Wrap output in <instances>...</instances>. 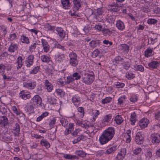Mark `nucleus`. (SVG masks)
<instances>
[{
  "mask_svg": "<svg viewBox=\"0 0 160 160\" xmlns=\"http://www.w3.org/2000/svg\"><path fill=\"white\" fill-rule=\"evenodd\" d=\"M115 134L114 128L109 127L105 130L99 138V141L101 145L104 144L110 141Z\"/></svg>",
  "mask_w": 160,
  "mask_h": 160,
  "instance_id": "f257e3e1",
  "label": "nucleus"
},
{
  "mask_svg": "<svg viewBox=\"0 0 160 160\" xmlns=\"http://www.w3.org/2000/svg\"><path fill=\"white\" fill-rule=\"evenodd\" d=\"M95 121H91V122H89L88 121L86 122L85 121H76V123L78 126H80L85 128L89 127H94L95 128L100 127L98 124L94 122Z\"/></svg>",
  "mask_w": 160,
  "mask_h": 160,
  "instance_id": "f03ea898",
  "label": "nucleus"
},
{
  "mask_svg": "<svg viewBox=\"0 0 160 160\" xmlns=\"http://www.w3.org/2000/svg\"><path fill=\"white\" fill-rule=\"evenodd\" d=\"M94 74L84 73L82 75V81L87 85L91 84L94 81Z\"/></svg>",
  "mask_w": 160,
  "mask_h": 160,
  "instance_id": "7ed1b4c3",
  "label": "nucleus"
},
{
  "mask_svg": "<svg viewBox=\"0 0 160 160\" xmlns=\"http://www.w3.org/2000/svg\"><path fill=\"white\" fill-rule=\"evenodd\" d=\"M69 63L70 65L76 67L78 64L77 54L73 52H71L69 55Z\"/></svg>",
  "mask_w": 160,
  "mask_h": 160,
  "instance_id": "20e7f679",
  "label": "nucleus"
},
{
  "mask_svg": "<svg viewBox=\"0 0 160 160\" xmlns=\"http://www.w3.org/2000/svg\"><path fill=\"white\" fill-rule=\"evenodd\" d=\"M0 112L4 115L3 116H0V120H2V119L3 120H8L7 111L6 107L3 105H1L0 106Z\"/></svg>",
  "mask_w": 160,
  "mask_h": 160,
  "instance_id": "39448f33",
  "label": "nucleus"
},
{
  "mask_svg": "<svg viewBox=\"0 0 160 160\" xmlns=\"http://www.w3.org/2000/svg\"><path fill=\"white\" fill-rule=\"evenodd\" d=\"M151 139L154 144H157L160 142V134L158 133H155L151 134Z\"/></svg>",
  "mask_w": 160,
  "mask_h": 160,
  "instance_id": "423d86ee",
  "label": "nucleus"
},
{
  "mask_svg": "<svg viewBox=\"0 0 160 160\" xmlns=\"http://www.w3.org/2000/svg\"><path fill=\"white\" fill-rule=\"evenodd\" d=\"M42 46V51L44 52L47 53L50 50V46L47 41L43 39L41 40Z\"/></svg>",
  "mask_w": 160,
  "mask_h": 160,
  "instance_id": "0eeeda50",
  "label": "nucleus"
},
{
  "mask_svg": "<svg viewBox=\"0 0 160 160\" xmlns=\"http://www.w3.org/2000/svg\"><path fill=\"white\" fill-rule=\"evenodd\" d=\"M126 153V149L125 148L121 149L115 158V160H123Z\"/></svg>",
  "mask_w": 160,
  "mask_h": 160,
  "instance_id": "6e6552de",
  "label": "nucleus"
},
{
  "mask_svg": "<svg viewBox=\"0 0 160 160\" xmlns=\"http://www.w3.org/2000/svg\"><path fill=\"white\" fill-rule=\"evenodd\" d=\"M30 102L37 106L40 105L42 103L41 97L38 95H35L31 100Z\"/></svg>",
  "mask_w": 160,
  "mask_h": 160,
  "instance_id": "1a4fd4ad",
  "label": "nucleus"
},
{
  "mask_svg": "<svg viewBox=\"0 0 160 160\" xmlns=\"http://www.w3.org/2000/svg\"><path fill=\"white\" fill-rule=\"evenodd\" d=\"M34 56L29 55L24 61L25 65L27 68H30L33 63Z\"/></svg>",
  "mask_w": 160,
  "mask_h": 160,
  "instance_id": "9d476101",
  "label": "nucleus"
},
{
  "mask_svg": "<svg viewBox=\"0 0 160 160\" xmlns=\"http://www.w3.org/2000/svg\"><path fill=\"white\" fill-rule=\"evenodd\" d=\"M143 140V135L140 132H138L135 138V141L136 143L138 144H141L142 143Z\"/></svg>",
  "mask_w": 160,
  "mask_h": 160,
  "instance_id": "9b49d317",
  "label": "nucleus"
},
{
  "mask_svg": "<svg viewBox=\"0 0 160 160\" xmlns=\"http://www.w3.org/2000/svg\"><path fill=\"white\" fill-rule=\"evenodd\" d=\"M44 85L47 91L48 92H51L53 89V85L47 79L44 80Z\"/></svg>",
  "mask_w": 160,
  "mask_h": 160,
  "instance_id": "f8f14e48",
  "label": "nucleus"
},
{
  "mask_svg": "<svg viewBox=\"0 0 160 160\" xmlns=\"http://www.w3.org/2000/svg\"><path fill=\"white\" fill-rule=\"evenodd\" d=\"M65 56L64 54L58 53L56 55L55 60L56 62L58 63L62 62L65 59Z\"/></svg>",
  "mask_w": 160,
  "mask_h": 160,
  "instance_id": "ddd939ff",
  "label": "nucleus"
},
{
  "mask_svg": "<svg viewBox=\"0 0 160 160\" xmlns=\"http://www.w3.org/2000/svg\"><path fill=\"white\" fill-rule=\"evenodd\" d=\"M24 87L29 89H32L35 88L36 86V82L34 81H32L29 83H25L24 84Z\"/></svg>",
  "mask_w": 160,
  "mask_h": 160,
  "instance_id": "4468645a",
  "label": "nucleus"
},
{
  "mask_svg": "<svg viewBox=\"0 0 160 160\" xmlns=\"http://www.w3.org/2000/svg\"><path fill=\"white\" fill-rule=\"evenodd\" d=\"M19 97L22 99L26 100L30 98L31 95L25 91L23 90L20 93Z\"/></svg>",
  "mask_w": 160,
  "mask_h": 160,
  "instance_id": "2eb2a0df",
  "label": "nucleus"
},
{
  "mask_svg": "<svg viewBox=\"0 0 160 160\" xmlns=\"http://www.w3.org/2000/svg\"><path fill=\"white\" fill-rule=\"evenodd\" d=\"M23 59L21 56H19L16 60L15 64L17 65V70L20 69L23 65Z\"/></svg>",
  "mask_w": 160,
  "mask_h": 160,
  "instance_id": "dca6fc26",
  "label": "nucleus"
},
{
  "mask_svg": "<svg viewBox=\"0 0 160 160\" xmlns=\"http://www.w3.org/2000/svg\"><path fill=\"white\" fill-rule=\"evenodd\" d=\"M94 15L95 18L97 21L99 22L103 21L102 12L100 11V10H98L97 12L94 13Z\"/></svg>",
  "mask_w": 160,
  "mask_h": 160,
  "instance_id": "f3484780",
  "label": "nucleus"
},
{
  "mask_svg": "<svg viewBox=\"0 0 160 160\" xmlns=\"http://www.w3.org/2000/svg\"><path fill=\"white\" fill-rule=\"evenodd\" d=\"M20 126L19 124L16 123L13 127L12 130L14 132V133L15 136H18L19 134Z\"/></svg>",
  "mask_w": 160,
  "mask_h": 160,
  "instance_id": "a211bd4d",
  "label": "nucleus"
},
{
  "mask_svg": "<svg viewBox=\"0 0 160 160\" xmlns=\"http://www.w3.org/2000/svg\"><path fill=\"white\" fill-rule=\"evenodd\" d=\"M100 43V41L99 40H93L89 42V45L91 48H94L99 46Z\"/></svg>",
  "mask_w": 160,
  "mask_h": 160,
  "instance_id": "6ab92c4d",
  "label": "nucleus"
},
{
  "mask_svg": "<svg viewBox=\"0 0 160 160\" xmlns=\"http://www.w3.org/2000/svg\"><path fill=\"white\" fill-rule=\"evenodd\" d=\"M116 26L118 29L121 31L123 30L125 28V25L123 22L120 20L117 21Z\"/></svg>",
  "mask_w": 160,
  "mask_h": 160,
  "instance_id": "aec40b11",
  "label": "nucleus"
},
{
  "mask_svg": "<svg viewBox=\"0 0 160 160\" xmlns=\"http://www.w3.org/2000/svg\"><path fill=\"white\" fill-rule=\"evenodd\" d=\"M56 31L58 32L59 36L62 38H64L65 36V33L61 27H57L56 28Z\"/></svg>",
  "mask_w": 160,
  "mask_h": 160,
  "instance_id": "412c9836",
  "label": "nucleus"
},
{
  "mask_svg": "<svg viewBox=\"0 0 160 160\" xmlns=\"http://www.w3.org/2000/svg\"><path fill=\"white\" fill-rule=\"evenodd\" d=\"M73 11H78L81 6L80 1L78 0H73Z\"/></svg>",
  "mask_w": 160,
  "mask_h": 160,
  "instance_id": "4be33fe9",
  "label": "nucleus"
},
{
  "mask_svg": "<svg viewBox=\"0 0 160 160\" xmlns=\"http://www.w3.org/2000/svg\"><path fill=\"white\" fill-rule=\"evenodd\" d=\"M61 3L63 8L65 9H68L71 6L69 0H61Z\"/></svg>",
  "mask_w": 160,
  "mask_h": 160,
  "instance_id": "5701e85b",
  "label": "nucleus"
},
{
  "mask_svg": "<svg viewBox=\"0 0 160 160\" xmlns=\"http://www.w3.org/2000/svg\"><path fill=\"white\" fill-rule=\"evenodd\" d=\"M18 46L16 44L12 43L9 47L8 50L11 52H13L17 50Z\"/></svg>",
  "mask_w": 160,
  "mask_h": 160,
  "instance_id": "b1692460",
  "label": "nucleus"
},
{
  "mask_svg": "<svg viewBox=\"0 0 160 160\" xmlns=\"http://www.w3.org/2000/svg\"><path fill=\"white\" fill-rule=\"evenodd\" d=\"M116 146H113L111 147L108 149L106 151L105 154H109L114 153L115 151L116 150Z\"/></svg>",
  "mask_w": 160,
  "mask_h": 160,
  "instance_id": "393cba45",
  "label": "nucleus"
},
{
  "mask_svg": "<svg viewBox=\"0 0 160 160\" xmlns=\"http://www.w3.org/2000/svg\"><path fill=\"white\" fill-rule=\"evenodd\" d=\"M40 59L41 60L44 62H48L50 61V58L45 55H41Z\"/></svg>",
  "mask_w": 160,
  "mask_h": 160,
  "instance_id": "a878e982",
  "label": "nucleus"
},
{
  "mask_svg": "<svg viewBox=\"0 0 160 160\" xmlns=\"http://www.w3.org/2000/svg\"><path fill=\"white\" fill-rule=\"evenodd\" d=\"M149 123V121H139V124L141 128L147 127Z\"/></svg>",
  "mask_w": 160,
  "mask_h": 160,
  "instance_id": "bb28decb",
  "label": "nucleus"
},
{
  "mask_svg": "<svg viewBox=\"0 0 160 160\" xmlns=\"http://www.w3.org/2000/svg\"><path fill=\"white\" fill-rule=\"evenodd\" d=\"M20 40L23 43L28 44L30 43L29 39L28 37H26L23 35L21 36Z\"/></svg>",
  "mask_w": 160,
  "mask_h": 160,
  "instance_id": "cd10ccee",
  "label": "nucleus"
},
{
  "mask_svg": "<svg viewBox=\"0 0 160 160\" xmlns=\"http://www.w3.org/2000/svg\"><path fill=\"white\" fill-rule=\"evenodd\" d=\"M158 64L157 61H152L148 64V66L152 68H156L158 66Z\"/></svg>",
  "mask_w": 160,
  "mask_h": 160,
  "instance_id": "c85d7f7f",
  "label": "nucleus"
},
{
  "mask_svg": "<svg viewBox=\"0 0 160 160\" xmlns=\"http://www.w3.org/2000/svg\"><path fill=\"white\" fill-rule=\"evenodd\" d=\"M103 34L106 36H110L112 33V31H110L108 29L104 28L102 30Z\"/></svg>",
  "mask_w": 160,
  "mask_h": 160,
  "instance_id": "c756f323",
  "label": "nucleus"
},
{
  "mask_svg": "<svg viewBox=\"0 0 160 160\" xmlns=\"http://www.w3.org/2000/svg\"><path fill=\"white\" fill-rule=\"evenodd\" d=\"M40 144L42 146H44L47 148H49L50 146L49 143L45 139H42L41 141Z\"/></svg>",
  "mask_w": 160,
  "mask_h": 160,
  "instance_id": "7c9ffc66",
  "label": "nucleus"
},
{
  "mask_svg": "<svg viewBox=\"0 0 160 160\" xmlns=\"http://www.w3.org/2000/svg\"><path fill=\"white\" fill-rule=\"evenodd\" d=\"M72 102L74 104L78 107V105L80 103V98L76 95L73 97L72 99Z\"/></svg>",
  "mask_w": 160,
  "mask_h": 160,
  "instance_id": "2f4dec72",
  "label": "nucleus"
},
{
  "mask_svg": "<svg viewBox=\"0 0 160 160\" xmlns=\"http://www.w3.org/2000/svg\"><path fill=\"white\" fill-rule=\"evenodd\" d=\"M55 92L57 95L60 96L61 97H63L65 94V92L62 89L58 88L55 90Z\"/></svg>",
  "mask_w": 160,
  "mask_h": 160,
  "instance_id": "473e14b6",
  "label": "nucleus"
},
{
  "mask_svg": "<svg viewBox=\"0 0 160 160\" xmlns=\"http://www.w3.org/2000/svg\"><path fill=\"white\" fill-rule=\"evenodd\" d=\"M49 113L48 112H45L42 113L41 115L37 118V120H42L48 116Z\"/></svg>",
  "mask_w": 160,
  "mask_h": 160,
  "instance_id": "72a5a7b5",
  "label": "nucleus"
},
{
  "mask_svg": "<svg viewBox=\"0 0 160 160\" xmlns=\"http://www.w3.org/2000/svg\"><path fill=\"white\" fill-rule=\"evenodd\" d=\"M152 49H147L145 51V55L147 57H149L152 55Z\"/></svg>",
  "mask_w": 160,
  "mask_h": 160,
  "instance_id": "f704fd0d",
  "label": "nucleus"
},
{
  "mask_svg": "<svg viewBox=\"0 0 160 160\" xmlns=\"http://www.w3.org/2000/svg\"><path fill=\"white\" fill-rule=\"evenodd\" d=\"M44 28L48 30L53 31L55 28V27L52 26L48 23H47L44 25Z\"/></svg>",
  "mask_w": 160,
  "mask_h": 160,
  "instance_id": "c9c22d12",
  "label": "nucleus"
},
{
  "mask_svg": "<svg viewBox=\"0 0 160 160\" xmlns=\"http://www.w3.org/2000/svg\"><path fill=\"white\" fill-rule=\"evenodd\" d=\"M35 107L36 105L30 102V104L28 107V109L31 113H33Z\"/></svg>",
  "mask_w": 160,
  "mask_h": 160,
  "instance_id": "e433bc0d",
  "label": "nucleus"
},
{
  "mask_svg": "<svg viewBox=\"0 0 160 160\" xmlns=\"http://www.w3.org/2000/svg\"><path fill=\"white\" fill-rule=\"evenodd\" d=\"M134 69L135 70H138L142 72L144 71V68L141 65L137 64L135 65L134 66Z\"/></svg>",
  "mask_w": 160,
  "mask_h": 160,
  "instance_id": "4c0bfd02",
  "label": "nucleus"
},
{
  "mask_svg": "<svg viewBox=\"0 0 160 160\" xmlns=\"http://www.w3.org/2000/svg\"><path fill=\"white\" fill-rule=\"evenodd\" d=\"M75 153L77 155L80 157H84L86 155L85 153L82 150L76 151Z\"/></svg>",
  "mask_w": 160,
  "mask_h": 160,
  "instance_id": "58836bf2",
  "label": "nucleus"
},
{
  "mask_svg": "<svg viewBox=\"0 0 160 160\" xmlns=\"http://www.w3.org/2000/svg\"><path fill=\"white\" fill-rule=\"evenodd\" d=\"M40 69L39 66H36L32 69L30 71L29 73L32 74H36L38 71Z\"/></svg>",
  "mask_w": 160,
  "mask_h": 160,
  "instance_id": "ea45409f",
  "label": "nucleus"
},
{
  "mask_svg": "<svg viewBox=\"0 0 160 160\" xmlns=\"http://www.w3.org/2000/svg\"><path fill=\"white\" fill-rule=\"evenodd\" d=\"M112 100V98L111 97H107L105 98L102 99V104L109 103Z\"/></svg>",
  "mask_w": 160,
  "mask_h": 160,
  "instance_id": "a19ab883",
  "label": "nucleus"
},
{
  "mask_svg": "<svg viewBox=\"0 0 160 160\" xmlns=\"http://www.w3.org/2000/svg\"><path fill=\"white\" fill-rule=\"evenodd\" d=\"M142 151V149L140 148H137L133 150V153L134 154L138 155L140 154Z\"/></svg>",
  "mask_w": 160,
  "mask_h": 160,
  "instance_id": "79ce46f5",
  "label": "nucleus"
},
{
  "mask_svg": "<svg viewBox=\"0 0 160 160\" xmlns=\"http://www.w3.org/2000/svg\"><path fill=\"white\" fill-rule=\"evenodd\" d=\"M121 50L123 51L128 52L129 50V47L126 44H124L121 45Z\"/></svg>",
  "mask_w": 160,
  "mask_h": 160,
  "instance_id": "37998d69",
  "label": "nucleus"
},
{
  "mask_svg": "<svg viewBox=\"0 0 160 160\" xmlns=\"http://www.w3.org/2000/svg\"><path fill=\"white\" fill-rule=\"evenodd\" d=\"M47 99L48 102L51 104H54L56 103V100L54 98H52L51 97H48Z\"/></svg>",
  "mask_w": 160,
  "mask_h": 160,
  "instance_id": "c03bdc74",
  "label": "nucleus"
},
{
  "mask_svg": "<svg viewBox=\"0 0 160 160\" xmlns=\"http://www.w3.org/2000/svg\"><path fill=\"white\" fill-rule=\"evenodd\" d=\"M102 26L101 24L98 23L95 25L94 28L95 30H97L98 31H102Z\"/></svg>",
  "mask_w": 160,
  "mask_h": 160,
  "instance_id": "a18cd8bd",
  "label": "nucleus"
},
{
  "mask_svg": "<svg viewBox=\"0 0 160 160\" xmlns=\"http://www.w3.org/2000/svg\"><path fill=\"white\" fill-rule=\"evenodd\" d=\"M125 96H123L122 97H120L118 99V105H123L124 102L125 100Z\"/></svg>",
  "mask_w": 160,
  "mask_h": 160,
  "instance_id": "49530a36",
  "label": "nucleus"
},
{
  "mask_svg": "<svg viewBox=\"0 0 160 160\" xmlns=\"http://www.w3.org/2000/svg\"><path fill=\"white\" fill-rule=\"evenodd\" d=\"M37 43L34 42L31 44L29 48V50L30 52L34 51L37 47Z\"/></svg>",
  "mask_w": 160,
  "mask_h": 160,
  "instance_id": "de8ad7c7",
  "label": "nucleus"
},
{
  "mask_svg": "<svg viewBox=\"0 0 160 160\" xmlns=\"http://www.w3.org/2000/svg\"><path fill=\"white\" fill-rule=\"evenodd\" d=\"M124 139L127 143H129L131 141V135H128L127 134H124Z\"/></svg>",
  "mask_w": 160,
  "mask_h": 160,
  "instance_id": "09e8293b",
  "label": "nucleus"
},
{
  "mask_svg": "<svg viewBox=\"0 0 160 160\" xmlns=\"http://www.w3.org/2000/svg\"><path fill=\"white\" fill-rule=\"evenodd\" d=\"M115 86L118 88H123L124 87L125 84L122 82H118L115 84Z\"/></svg>",
  "mask_w": 160,
  "mask_h": 160,
  "instance_id": "8fccbe9b",
  "label": "nucleus"
},
{
  "mask_svg": "<svg viewBox=\"0 0 160 160\" xmlns=\"http://www.w3.org/2000/svg\"><path fill=\"white\" fill-rule=\"evenodd\" d=\"M123 58H121L120 56L117 57L114 59L115 62L118 63H119L123 62Z\"/></svg>",
  "mask_w": 160,
  "mask_h": 160,
  "instance_id": "3c124183",
  "label": "nucleus"
},
{
  "mask_svg": "<svg viewBox=\"0 0 160 160\" xmlns=\"http://www.w3.org/2000/svg\"><path fill=\"white\" fill-rule=\"evenodd\" d=\"M74 80V79L71 76H68L67 78V81L66 82L68 84H69L70 83L72 82Z\"/></svg>",
  "mask_w": 160,
  "mask_h": 160,
  "instance_id": "603ef678",
  "label": "nucleus"
},
{
  "mask_svg": "<svg viewBox=\"0 0 160 160\" xmlns=\"http://www.w3.org/2000/svg\"><path fill=\"white\" fill-rule=\"evenodd\" d=\"M103 43L108 47H109L112 44V42L109 41V40H107L106 39H105L103 41Z\"/></svg>",
  "mask_w": 160,
  "mask_h": 160,
  "instance_id": "864d4df0",
  "label": "nucleus"
},
{
  "mask_svg": "<svg viewBox=\"0 0 160 160\" xmlns=\"http://www.w3.org/2000/svg\"><path fill=\"white\" fill-rule=\"evenodd\" d=\"M158 22V21L154 19L149 18L148 20V23L149 24H154Z\"/></svg>",
  "mask_w": 160,
  "mask_h": 160,
  "instance_id": "5fc2aeb1",
  "label": "nucleus"
},
{
  "mask_svg": "<svg viewBox=\"0 0 160 160\" xmlns=\"http://www.w3.org/2000/svg\"><path fill=\"white\" fill-rule=\"evenodd\" d=\"M126 77L129 79H131L134 77V76L132 73L128 72L126 74Z\"/></svg>",
  "mask_w": 160,
  "mask_h": 160,
  "instance_id": "6e6d98bb",
  "label": "nucleus"
},
{
  "mask_svg": "<svg viewBox=\"0 0 160 160\" xmlns=\"http://www.w3.org/2000/svg\"><path fill=\"white\" fill-rule=\"evenodd\" d=\"M72 77L75 78V79L76 80H78L80 79L81 78V76L78 73L75 72L73 73Z\"/></svg>",
  "mask_w": 160,
  "mask_h": 160,
  "instance_id": "4d7b16f0",
  "label": "nucleus"
},
{
  "mask_svg": "<svg viewBox=\"0 0 160 160\" xmlns=\"http://www.w3.org/2000/svg\"><path fill=\"white\" fill-rule=\"evenodd\" d=\"M119 7L117 6V5H116L114 7H112V8H109V10L113 12H116L119 11Z\"/></svg>",
  "mask_w": 160,
  "mask_h": 160,
  "instance_id": "13d9d810",
  "label": "nucleus"
},
{
  "mask_svg": "<svg viewBox=\"0 0 160 160\" xmlns=\"http://www.w3.org/2000/svg\"><path fill=\"white\" fill-rule=\"evenodd\" d=\"M138 99L137 97L135 95L132 96L130 98V101L132 102H136Z\"/></svg>",
  "mask_w": 160,
  "mask_h": 160,
  "instance_id": "bf43d9fd",
  "label": "nucleus"
},
{
  "mask_svg": "<svg viewBox=\"0 0 160 160\" xmlns=\"http://www.w3.org/2000/svg\"><path fill=\"white\" fill-rule=\"evenodd\" d=\"M149 39L151 41V43L152 44H153L158 41L157 37L150 38Z\"/></svg>",
  "mask_w": 160,
  "mask_h": 160,
  "instance_id": "052dcab7",
  "label": "nucleus"
},
{
  "mask_svg": "<svg viewBox=\"0 0 160 160\" xmlns=\"http://www.w3.org/2000/svg\"><path fill=\"white\" fill-rule=\"evenodd\" d=\"M9 39L11 41H13L16 38V35L15 33L9 35Z\"/></svg>",
  "mask_w": 160,
  "mask_h": 160,
  "instance_id": "680f3d73",
  "label": "nucleus"
},
{
  "mask_svg": "<svg viewBox=\"0 0 160 160\" xmlns=\"http://www.w3.org/2000/svg\"><path fill=\"white\" fill-rule=\"evenodd\" d=\"M8 124V121H1L0 122V126L5 127Z\"/></svg>",
  "mask_w": 160,
  "mask_h": 160,
  "instance_id": "e2e57ef3",
  "label": "nucleus"
},
{
  "mask_svg": "<svg viewBox=\"0 0 160 160\" xmlns=\"http://www.w3.org/2000/svg\"><path fill=\"white\" fill-rule=\"evenodd\" d=\"M28 30L31 32L34 33L37 36H38V33H41V32L40 31L34 29H29Z\"/></svg>",
  "mask_w": 160,
  "mask_h": 160,
  "instance_id": "0e129e2a",
  "label": "nucleus"
},
{
  "mask_svg": "<svg viewBox=\"0 0 160 160\" xmlns=\"http://www.w3.org/2000/svg\"><path fill=\"white\" fill-rule=\"evenodd\" d=\"M145 155L146 157L148 158V159L150 158L152 156V152L150 151H147Z\"/></svg>",
  "mask_w": 160,
  "mask_h": 160,
  "instance_id": "69168bd1",
  "label": "nucleus"
},
{
  "mask_svg": "<svg viewBox=\"0 0 160 160\" xmlns=\"http://www.w3.org/2000/svg\"><path fill=\"white\" fill-rule=\"evenodd\" d=\"M31 135L32 137L35 138L36 139H39L41 138H44L42 136H41L40 135H37L33 133H32Z\"/></svg>",
  "mask_w": 160,
  "mask_h": 160,
  "instance_id": "338daca9",
  "label": "nucleus"
},
{
  "mask_svg": "<svg viewBox=\"0 0 160 160\" xmlns=\"http://www.w3.org/2000/svg\"><path fill=\"white\" fill-rule=\"evenodd\" d=\"M57 83L59 85L63 86L64 85V82L63 81L62 79L61 78L58 79L57 80Z\"/></svg>",
  "mask_w": 160,
  "mask_h": 160,
  "instance_id": "774afa93",
  "label": "nucleus"
}]
</instances>
